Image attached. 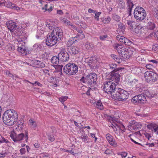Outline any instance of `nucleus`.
<instances>
[{"label":"nucleus","instance_id":"obj_42","mask_svg":"<svg viewBox=\"0 0 158 158\" xmlns=\"http://www.w3.org/2000/svg\"><path fill=\"white\" fill-rule=\"evenodd\" d=\"M29 123L30 126L32 128H35L37 126L36 122L32 119L29 120Z\"/></svg>","mask_w":158,"mask_h":158},{"label":"nucleus","instance_id":"obj_58","mask_svg":"<svg viewBox=\"0 0 158 158\" xmlns=\"http://www.w3.org/2000/svg\"><path fill=\"white\" fill-rule=\"evenodd\" d=\"M36 85L40 87H42V85L38 81H36L34 83H32V85Z\"/></svg>","mask_w":158,"mask_h":158},{"label":"nucleus","instance_id":"obj_34","mask_svg":"<svg viewBox=\"0 0 158 158\" xmlns=\"http://www.w3.org/2000/svg\"><path fill=\"white\" fill-rule=\"evenodd\" d=\"M77 40L75 39V37H73L71 38L68 41L67 45L68 48L71 47V46L73 43L77 41Z\"/></svg>","mask_w":158,"mask_h":158},{"label":"nucleus","instance_id":"obj_9","mask_svg":"<svg viewBox=\"0 0 158 158\" xmlns=\"http://www.w3.org/2000/svg\"><path fill=\"white\" fill-rule=\"evenodd\" d=\"M60 39L58 38L53 34H51L48 35L46 39V44L49 46H52L55 45L59 40Z\"/></svg>","mask_w":158,"mask_h":158},{"label":"nucleus","instance_id":"obj_41","mask_svg":"<svg viewBox=\"0 0 158 158\" xmlns=\"http://www.w3.org/2000/svg\"><path fill=\"white\" fill-rule=\"evenodd\" d=\"M53 66L55 68V69L57 71H60L62 70L63 66L62 65L58 64L53 65Z\"/></svg>","mask_w":158,"mask_h":158},{"label":"nucleus","instance_id":"obj_37","mask_svg":"<svg viewBox=\"0 0 158 158\" xmlns=\"http://www.w3.org/2000/svg\"><path fill=\"white\" fill-rule=\"evenodd\" d=\"M111 20V18L109 16L105 17L102 19V22L105 24H108L109 23Z\"/></svg>","mask_w":158,"mask_h":158},{"label":"nucleus","instance_id":"obj_7","mask_svg":"<svg viewBox=\"0 0 158 158\" xmlns=\"http://www.w3.org/2000/svg\"><path fill=\"white\" fill-rule=\"evenodd\" d=\"M135 18L139 21L144 19L146 16L145 10L142 7L138 6L135 8L134 11Z\"/></svg>","mask_w":158,"mask_h":158},{"label":"nucleus","instance_id":"obj_62","mask_svg":"<svg viewBox=\"0 0 158 158\" xmlns=\"http://www.w3.org/2000/svg\"><path fill=\"white\" fill-rule=\"evenodd\" d=\"M145 136L149 140H150L151 138V135L148 133H146L145 134Z\"/></svg>","mask_w":158,"mask_h":158},{"label":"nucleus","instance_id":"obj_27","mask_svg":"<svg viewBox=\"0 0 158 158\" xmlns=\"http://www.w3.org/2000/svg\"><path fill=\"white\" fill-rule=\"evenodd\" d=\"M147 28L150 30H155L156 28V24L153 20L149 21L147 23Z\"/></svg>","mask_w":158,"mask_h":158},{"label":"nucleus","instance_id":"obj_23","mask_svg":"<svg viewBox=\"0 0 158 158\" xmlns=\"http://www.w3.org/2000/svg\"><path fill=\"white\" fill-rule=\"evenodd\" d=\"M143 94L146 96L147 100L149 98L154 97L156 95V93L152 90H145L143 93Z\"/></svg>","mask_w":158,"mask_h":158},{"label":"nucleus","instance_id":"obj_16","mask_svg":"<svg viewBox=\"0 0 158 158\" xmlns=\"http://www.w3.org/2000/svg\"><path fill=\"white\" fill-rule=\"evenodd\" d=\"M51 34L56 36L58 38H59L60 39L63 36L62 31L61 28L59 27L54 28Z\"/></svg>","mask_w":158,"mask_h":158},{"label":"nucleus","instance_id":"obj_64","mask_svg":"<svg viewBox=\"0 0 158 158\" xmlns=\"http://www.w3.org/2000/svg\"><path fill=\"white\" fill-rule=\"evenodd\" d=\"M121 155L122 158H125L127 156V153L126 152H123L122 153Z\"/></svg>","mask_w":158,"mask_h":158},{"label":"nucleus","instance_id":"obj_2","mask_svg":"<svg viewBox=\"0 0 158 158\" xmlns=\"http://www.w3.org/2000/svg\"><path fill=\"white\" fill-rule=\"evenodd\" d=\"M97 77V75L95 73H91L87 75L85 77H82L80 79V81L89 85L90 89L94 90L95 88L94 86L96 84Z\"/></svg>","mask_w":158,"mask_h":158},{"label":"nucleus","instance_id":"obj_32","mask_svg":"<svg viewBox=\"0 0 158 158\" xmlns=\"http://www.w3.org/2000/svg\"><path fill=\"white\" fill-rule=\"evenodd\" d=\"M60 60L59 58V56H54L51 58V63L55 64H58L59 63V61Z\"/></svg>","mask_w":158,"mask_h":158},{"label":"nucleus","instance_id":"obj_43","mask_svg":"<svg viewBox=\"0 0 158 158\" xmlns=\"http://www.w3.org/2000/svg\"><path fill=\"white\" fill-rule=\"evenodd\" d=\"M108 36L107 34L104 35H101L99 36V38L100 40L102 41H105L108 38Z\"/></svg>","mask_w":158,"mask_h":158},{"label":"nucleus","instance_id":"obj_46","mask_svg":"<svg viewBox=\"0 0 158 158\" xmlns=\"http://www.w3.org/2000/svg\"><path fill=\"white\" fill-rule=\"evenodd\" d=\"M112 18L114 20L117 22H119L120 20V17L117 15H113Z\"/></svg>","mask_w":158,"mask_h":158},{"label":"nucleus","instance_id":"obj_45","mask_svg":"<svg viewBox=\"0 0 158 158\" xmlns=\"http://www.w3.org/2000/svg\"><path fill=\"white\" fill-rule=\"evenodd\" d=\"M152 14L158 20V10L156 8H154L152 11Z\"/></svg>","mask_w":158,"mask_h":158},{"label":"nucleus","instance_id":"obj_22","mask_svg":"<svg viewBox=\"0 0 158 158\" xmlns=\"http://www.w3.org/2000/svg\"><path fill=\"white\" fill-rule=\"evenodd\" d=\"M114 49L117 50V52L120 56H122V54L124 52V51H126V49L122 45H120L118 44H116L114 46Z\"/></svg>","mask_w":158,"mask_h":158},{"label":"nucleus","instance_id":"obj_31","mask_svg":"<svg viewBox=\"0 0 158 158\" xmlns=\"http://www.w3.org/2000/svg\"><path fill=\"white\" fill-rule=\"evenodd\" d=\"M24 122V121L22 119L19 120L17 123L18 128H16L19 130H22L23 127Z\"/></svg>","mask_w":158,"mask_h":158},{"label":"nucleus","instance_id":"obj_1","mask_svg":"<svg viewBox=\"0 0 158 158\" xmlns=\"http://www.w3.org/2000/svg\"><path fill=\"white\" fill-rule=\"evenodd\" d=\"M18 115L14 110H9L6 111L3 114V122L7 125L12 126L17 121Z\"/></svg>","mask_w":158,"mask_h":158},{"label":"nucleus","instance_id":"obj_55","mask_svg":"<svg viewBox=\"0 0 158 158\" xmlns=\"http://www.w3.org/2000/svg\"><path fill=\"white\" fill-rule=\"evenodd\" d=\"M50 6V3H47L45 4L44 6L42 7V9L43 10H45V11H48V7L49 6Z\"/></svg>","mask_w":158,"mask_h":158},{"label":"nucleus","instance_id":"obj_59","mask_svg":"<svg viewBox=\"0 0 158 158\" xmlns=\"http://www.w3.org/2000/svg\"><path fill=\"white\" fill-rule=\"evenodd\" d=\"M62 22L64 23L67 24H70L69 23H70V22L68 20H67L64 19H63L61 20Z\"/></svg>","mask_w":158,"mask_h":158},{"label":"nucleus","instance_id":"obj_51","mask_svg":"<svg viewBox=\"0 0 158 158\" xmlns=\"http://www.w3.org/2000/svg\"><path fill=\"white\" fill-rule=\"evenodd\" d=\"M124 41L123 44L126 45H130L131 44V42L127 38L125 39V40Z\"/></svg>","mask_w":158,"mask_h":158},{"label":"nucleus","instance_id":"obj_25","mask_svg":"<svg viewBox=\"0 0 158 158\" xmlns=\"http://www.w3.org/2000/svg\"><path fill=\"white\" fill-rule=\"evenodd\" d=\"M18 50L19 52L23 55H26L27 53V49L26 47L21 44H19L18 48Z\"/></svg>","mask_w":158,"mask_h":158},{"label":"nucleus","instance_id":"obj_29","mask_svg":"<svg viewBox=\"0 0 158 158\" xmlns=\"http://www.w3.org/2000/svg\"><path fill=\"white\" fill-rule=\"evenodd\" d=\"M127 4V8L128 11L129 13V15L131 14L132 8L134 6V4L131 0H126Z\"/></svg>","mask_w":158,"mask_h":158},{"label":"nucleus","instance_id":"obj_39","mask_svg":"<svg viewBox=\"0 0 158 158\" xmlns=\"http://www.w3.org/2000/svg\"><path fill=\"white\" fill-rule=\"evenodd\" d=\"M95 106L100 110H102L103 109L102 104L101 101L99 100L95 103Z\"/></svg>","mask_w":158,"mask_h":158},{"label":"nucleus","instance_id":"obj_15","mask_svg":"<svg viewBox=\"0 0 158 158\" xmlns=\"http://www.w3.org/2000/svg\"><path fill=\"white\" fill-rule=\"evenodd\" d=\"M126 51H124V52H123L121 56L124 59H129L134 52V49L132 48H129L128 49H126Z\"/></svg>","mask_w":158,"mask_h":158},{"label":"nucleus","instance_id":"obj_38","mask_svg":"<svg viewBox=\"0 0 158 158\" xmlns=\"http://www.w3.org/2000/svg\"><path fill=\"white\" fill-rule=\"evenodd\" d=\"M80 137L84 142H86L87 143L88 142V137L87 135L85 134H82Z\"/></svg>","mask_w":158,"mask_h":158},{"label":"nucleus","instance_id":"obj_4","mask_svg":"<svg viewBox=\"0 0 158 158\" xmlns=\"http://www.w3.org/2000/svg\"><path fill=\"white\" fill-rule=\"evenodd\" d=\"M116 84L114 82L109 81L104 82L102 86L103 90L108 94H111V95L115 93V90L118 89L116 88Z\"/></svg>","mask_w":158,"mask_h":158},{"label":"nucleus","instance_id":"obj_10","mask_svg":"<svg viewBox=\"0 0 158 158\" xmlns=\"http://www.w3.org/2000/svg\"><path fill=\"white\" fill-rule=\"evenodd\" d=\"M122 70H118L115 72H111L110 74V81H113L116 84L118 85L119 81L120 74Z\"/></svg>","mask_w":158,"mask_h":158},{"label":"nucleus","instance_id":"obj_56","mask_svg":"<svg viewBox=\"0 0 158 158\" xmlns=\"http://www.w3.org/2000/svg\"><path fill=\"white\" fill-rule=\"evenodd\" d=\"M135 32L137 33V34H138L139 35H141L142 33V29L139 28H136L135 29Z\"/></svg>","mask_w":158,"mask_h":158},{"label":"nucleus","instance_id":"obj_18","mask_svg":"<svg viewBox=\"0 0 158 158\" xmlns=\"http://www.w3.org/2000/svg\"><path fill=\"white\" fill-rule=\"evenodd\" d=\"M107 69H110L111 72H115L118 70H123L124 68H122L117 67V65L116 64L114 63H110L109 64H107Z\"/></svg>","mask_w":158,"mask_h":158},{"label":"nucleus","instance_id":"obj_47","mask_svg":"<svg viewBox=\"0 0 158 158\" xmlns=\"http://www.w3.org/2000/svg\"><path fill=\"white\" fill-rule=\"evenodd\" d=\"M85 47L87 50H90L92 48L93 46L91 44L87 42L85 44Z\"/></svg>","mask_w":158,"mask_h":158},{"label":"nucleus","instance_id":"obj_36","mask_svg":"<svg viewBox=\"0 0 158 158\" xmlns=\"http://www.w3.org/2000/svg\"><path fill=\"white\" fill-rule=\"evenodd\" d=\"M138 83V81L137 79H134L131 81H128V84L130 86H136Z\"/></svg>","mask_w":158,"mask_h":158},{"label":"nucleus","instance_id":"obj_5","mask_svg":"<svg viewBox=\"0 0 158 158\" xmlns=\"http://www.w3.org/2000/svg\"><path fill=\"white\" fill-rule=\"evenodd\" d=\"M64 73L69 76L75 75L78 72L77 65L73 63H70L66 64L64 67Z\"/></svg>","mask_w":158,"mask_h":158},{"label":"nucleus","instance_id":"obj_12","mask_svg":"<svg viewBox=\"0 0 158 158\" xmlns=\"http://www.w3.org/2000/svg\"><path fill=\"white\" fill-rule=\"evenodd\" d=\"M58 56H59L60 61L62 62L68 61L69 58V54L65 51L60 52L58 54Z\"/></svg>","mask_w":158,"mask_h":158},{"label":"nucleus","instance_id":"obj_14","mask_svg":"<svg viewBox=\"0 0 158 158\" xmlns=\"http://www.w3.org/2000/svg\"><path fill=\"white\" fill-rule=\"evenodd\" d=\"M31 65L34 67L39 68H42L45 66L44 63L36 60H32L31 61Z\"/></svg>","mask_w":158,"mask_h":158},{"label":"nucleus","instance_id":"obj_13","mask_svg":"<svg viewBox=\"0 0 158 158\" xmlns=\"http://www.w3.org/2000/svg\"><path fill=\"white\" fill-rule=\"evenodd\" d=\"M16 23L10 20L8 21L6 23L8 28L11 32H16L17 26Z\"/></svg>","mask_w":158,"mask_h":158},{"label":"nucleus","instance_id":"obj_17","mask_svg":"<svg viewBox=\"0 0 158 158\" xmlns=\"http://www.w3.org/2000/svg\"><path fill=\"white\" fill-rule=\"evenodd\" d=\"M106 138L109 144L114 147L117 146V143L113 137L110 134L108 133L106 134Z\"/></svg>","mask_w":158,"mask_h":158},{"label":"nucleus","instance_id":"obj_52","mask_svg":"<svg viewBox=\"0 0 158 158\" xmlns=\"http://www.w3.org/2000/svg\"><path fill=\"white\" fill-rule=\"evenodd\" d=\"M155 29H156V31L153 33H152V34L155 38H156L158 39V28H156Z\"/></svg>","mask_w":158,"mask_h":158},{"label":"nucleus","instance_id":"obj_8","mask_svg":"<svg viewBox=\"0 0 158 158\" xmlns=\"http://www.w3.org/2000/svg\"><path fill=\"white\" fill-rule=\"evenodd\" d=\"M144 77L147 82L150 81L155 82L158 79V74L152 71H147L144 74Z\"/></svg>","mask_w":158,"mask_h":158},{"label":"nucleus","instance_id":"obj_3","mask_svg":"<svg viewBox=\"0 0 158 158\" xmlns=\"http://www.w3.org/2000/svg\"><path fill=\"white\" fill-rule=\"evenodd\" d=\"M129 94L126 91L120 88L115 90V93L112 95V98L114 99L120 101H125L128 99Z\"/></svg>","mask_w":158,"mask_h":158},{"label":"nucleus","instance_id":"obj_44","mask_svg":"<svg viewBox=\"0 0 158 158\" xmlns=\"http://www.w3.org/2000/svg\"><path fill=\"white\" fill-rule=\"evenodd\" d=\"M139 98H138L137 95H136L133 98L131 99V102L133 103H139L138 100Z\"/></svg>","mask_w":158,"mask_h":158},{"label":"nucleus","instance_id":"obj_30","mask_svg":"<svg viewBox=\"0 0 158 158\" xmlns=\"http://www.w3.org/2000/svg\"><path fill=\"white\" fill-rule=\"evenodd\" d=\"M143 94V93H142ZM138 98H139V103H145L147 101L146 96L144 95V94H139L137 95Z\"/></svg>","mask_w":158,"mask_h":158},{"label":"nucleus","instance_id":"obj_19","mask_svg":"<svg viewBox=\"0 0 158 158\" xmlns=\"http://www.w3.org/2000/svg\"><path fill=\"white\" fill-rule=\"evenodd\" d=\"M98 59L95 56L91 57L88 62V64L91 68L97 66L98 64Z\"/></svg>","mask_w":158,"mask_h":158},{"label":"nucleus","instance_id":"obj_49","mask_svg":"<svg viewBox=\"0 0 158 158\" xmlns=\"http://www.w3.org/2000/svg\"><path fill=\"white\" fill-rule=\"evenodd\" d=\"M68 97L67 96H62L59 98V101L61 102L62 103H63L66 100L68 99Z\"/></svg>","mask_w":158,"mask_h":158},{"label":"nucleus","instance_id":"obj_28","mask_svg":"<svg viewBox=\"0 0 158 158\" xmlns=\"http://www.w3.org/2000/svg\"><path fill=\"white\" fill-rule=\"evenodd\" d=\"M125 29V26L123 24L120 23L118 24L117 31L119 35H122L124 34V31Z\"/></svg>","mask_w":158,"mask_h":158},{"label":"nucleus","instance_id":"obj_33","mask_svg":"<svg viewBox=\"0 0 158 158\" xmlns=\"http://www.w3.org/2000/svg\"><path fill=\"white\" fill-rule=\"evenodd\" d=\"M112 125L111 126L112 128H114V127L116 128L117 127L119 129H120L121 130H122L124 131H125L124 130H125V127L123 124H119L117 123H113L112 124Z\"/></svg>","mask_w":158,"mask_h":158},{"label":"nucleus","instance_id":"obj_24","mask_svg":"<svg viewBox=\"0 0 158 158\" xmlns=\"http://www.w3.org/2000/svg\"><path fill=\"white\" fill-rule=\"evenodd\" d=\"M147 127L156 134L158 135V125L157 124L154 123H151L148 125Z\"/></svg>","mask_w":158,"mask_h":158},{"label":"nucleus","instance_id":"obj_40","mask_svg":"<svg viewBox=\"0 0 158 158\" xmlns=\"http://www.w3.org/2000/svg\"><path fill=\"white\" fill-rule=\"evenodd\" d=\"M75 39H78V40H82L85 37V35L84 34L82 33L78 34L76 36L74 37Z\"/></svg>","mask_w":158,"mask_h":158},{"label":"nucleus","instance_id":"obj_48","mask_svg":"<svg viewBox=\"0 0 158 158\" xmlns=\"http://www.w3.org/2000/svg\"><path fill=\"white\" fill-rule=\"evenodd\" d=\"M1 138V143H10V142L6 139L5 138L2 136L0 135Z\"/></svg>","mask_w":158,"mask_h":158},{"label":"nucleus","instance_id":"obj_57","mask_svg":"<svg viewBox=\"0 0 158 158\" xmlns=\"http://www.w3.org/2000/svg\"><path fill=\"white\" fill-rule=\"evenodd\" d=\"M41 48V45L38 44H35L33 46V48L35 49H36L37 48L40 49Z\"/></svg>","mask_w":158,"mask_h":158},{"label":"nucleus","instance_id":"obj_35","mask_svg":"<svg viewBox=\"0 0 158 158\" xmlns=\"http://www.w3.org/2000/svg\"><path fill=\"white\" fill-rule=\"evenodd\" d=\"M6 50L8 52H12L14 50V46L11 44H8L5 48Z\"/></svg>","mask_w":158,"mask_h":158},{"label":"nucleus","instance_id":"obj_21","mask_svg":"<svg viewBox=\"0 0 158 158\" xmlns=\"http://www.w3.org/2000/svg\"><path fill=\"white\" fill-rule=\"evenodd\" d=\"M4 5L6 7L17 10H20V8L14 3L9 2H4Z\"/></svg>","mask_w":158,"mask_h":158},{"label":"nucleus","instance_id":"obj_61","mask_svg":"<svg viewBox=\"0 0 158 158\" xmlns=\"http://www.w3.org/2000/svg\"><path fill=\"white\" fill-rule=\"evenodd\" d=\"M64 152H69L71 154H72L73 155H74V152H73L72 151V150H68L66 149H64Z\"/></svg>","mask_w":158,"mask_h":158},{"label":"nucleus","instance_id":"obj_26","mask_svg":"<svg viewBox=\"0 0 158 158\" xmlns=\"http://www.w3.org/2000/svg\"><path fill=\"white\" fill-rule=\"evenodd\" d=\"M129 19V16H127L126 18H124L123 20H125V22L127 23L131 29H133L134 28V26L135 25V23L133 21H130L128 20Z\"/></svg>","mask_w":158,"mask_h":158},{"label":"nucleus","instance_id":"obj_11","mask_svg":"<svg viewBox=\"0 0 158 158\" xmlns=\"http://www.w3.org/2000/svg\"><path fill=\"white\" fill-rule=\"evenodd\" d=\"M142 126V125L139 122H137L135 121H132L130 122L128 125V129L132 131L133 130L136 131L140 129Z\"/></svg>","mask_w":158,"mask_h":158},{"label":"nucleus","instance_id":"obj_6","mask_svg":"<svg viewBox=\"0 0 158 158\" xmlns=\"http://www.w3.org/2000/svg\"><path fill=\"white\" fill-rule=\"evenodd\" d=\"M27 132H26L25 135L23 133H20L16 134L14 131H12L10 133V136L13 140L15 143H19L24 139H25V141L27 142L28 139V136Z\"/></svg>","mask_w":158,"mask_h":158},{"label":"nucleus","instance_id":"obj_50","mask_svg":"<svg viewBox=\"0 0 158 158\" xmlns=\"http://www.w3.org/2000/svg\"><path fill=\"white\" fill-rule=\"evenodd\" d=\"M46 27L50 30H52L55 28L53 27V25L52 23H47L46 24Z\"/></svg>","mask_w":158,"mask_h":158},{"label":"nucleus","instance_id":"obj_53","mask_svg":"<svg viewBox=\"0 0 158 158\" xmlns=\"http://www.w3.org/2000/svg\"><path fill=\"white\" fill-rule=\"evenodd\" d=\"M95 14V17L97 19V21H99V16L101 14V13L100 12H97L96 11V12L94 13Z\"/></svg>","mask_w":158,"mask_h":158},{"label":"nucleus","instance_id":"obj_60","mask_svg":"<svg viewBox=\"0 0 158 158\" xmlns=\"http://www.w3.org/2000/svg\"><path fill=\"white\" fill-rule=\"evenodd\" d=\"M5 73L6 75H8L9 77H13V75L10 72V71L8 70H7L6 71Z\"/></svg>","mask_w":158,"mask_h":158},{"label":"nucleus","instance_id":"obj_63","mask_svg":"<svg viewBox=\"0 0 158 158\" xmlns=\"http://www.w3.org/2000/svg\"><path fill=\"white\" fill-rule=\"evenodd\" d=\"M112 152V151L110 149H107L106 150L104 153L107 154H111Z\"/></svg>","mask_w":158,"mask_h":158},{"label":"nucleus","instance_id":"obj_20","mask_svg":"<svg viewBox=\"0 0 158 158\" xmlns=\"http://www.w3.org/2000/svg\"><path fill=\"white\" fill-rule=\"evenodd\" d=\"M67 50L71 55L78 54L80 52V49L77 46H72L68 48Z\"/></svg>","mask_w":158,"mask_h":158},{"label":"nucleus","instance_id":"obj_54","mask_svg":"<svg viewBox=\"0 0 158 158\" xmlns=\"http://www.w3.org/2000/svg\"><path fill=\"white\" fill-rule=\"evenodd\" d=\"M48 140L51 142H53L55 140L54 137L52 135H48Z\"/></svg>","mask_w":158,"mask_h":158}]
</instances>
